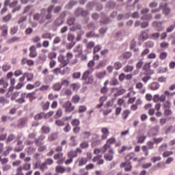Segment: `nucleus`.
<instances>
[{"label": "nucleus", "mask_w": 175, "mask_h": 175, "mask_svg": "<svg viewBox=\"0 0 175 175\" xmlns=\"http://www.w3.org/2000/svg\"><path fill=\"white\" fill-rule=\"evenodd\" d=\"M101 139L106 140V139H107L108 136L110 135V131H109L108 128L103 127L101 129Z\"/></svg>", "instance_id": "1a4fd4ad"}, {"label": "nucleus", "mask_w": 175, "mask_h": 175, "mask_svg": "<svg viewBox=\"0 0 175 175\" xmlns=\"http://www.w3.org/2000/svg\"><path fill=\"white\" fill-rule=\"evenodd\" d=\"M24 150V145H23V141L18 140L16 146L14 148V151L16 152H20L21 151H23Z\"/></svg>", "instance_id": "f8f14e48"}, {"label": "nucleus", "mask_w": 175, "mask_h": 175, "mask_svg": "<svg viewBox=\"0 0 175 175\" xmlns=\"http://www.w3.org/2000/svg\"><path fill=\"white\" fill-rule=\"evenodd\" d=\"M94 46H95V42L90 41L86 44V49H88V50H91Z\"/></svg>", "instance_id": "4d7b16f0"}, {"label": "nucleus", "mask_w": 175, "mask_h": 175, "mask_svg": "<svg viewBox=\"0 0 175 175\" xmlns=\"http://www.w3.org/2000/svg\"><path fill=\"white\" fill-rule=\"evenodd\" d=\"M64 87H68L69 84H70V81L69 79H62V83H60Z\"/></svg>", "instance_id": "de8ad7c7"}, {"label": "nucleus", "mask_w": 175, "mask_h": 175, "mask_svg": "<svg viewBox=\"0 0 175 175\" xmlns=\"http://www.w3.org/2000/svg\"><path fill=\"white\" fill-rule=\"evenodd\" d=\"M116 138L111 137L107 140L106 144L111 146V144H114V143H116Z\"/></svg>", "instance_id": "6e6d98bb"}, {"label": "nucleus", "mask_w": 175, "mask_h": 175, "mask_svg": "<svg viewBox=\"0 0 175 175\" xmlns=\"http://www.w3.org/2000/svg\"><path fill=\"white\" fill-rule=\"evenodd\" d=\"M40 40H41V38L39 36H36L31 39L33 43H37L36 47H38V49H40V47H42V43L40 42Z\"/></svg>", "instance_id": "4468645a"}, {"label": "nucleus", "mask_w": 175, "mask_h": 175, "mask_svg": "<svg viewBox=\"0 0 175 175\" xmlns=\"http://www.w3.org/2000/svg\"><path fill=\"white\" fill-rule=\"evenodd\" d=\"M14 139H16V135L13 134H10V135H8L7 138L6 143L8 144V143H10V142H13Z\"/></svg>", "instance_id": "09e8293b"}, {"label": "nucleus", "mask_w": 175, "mask_h": 175, "mask_svg": "<svg viewBox=\"0 0 175 175\" xmlns=\"http://www.w3.org/2000/svg\"><path fill=\"white\" fill-rule=\"evenodd\" d=\"M123 94H125V90L124 89H118L117 92L115 93L114 96H120V95H122Z\"/></svg>", "instance_id": "5fc2aeb1"}, {"label": "nucleus", "mask_w": 175, "mask_h": 175, "mask_svg": "<svg viewBox=\"0 0 175 175\" xmlns=\"http://www.w3.org/2000/svg\"><path fill=\"white\" fill-rule=\"evenodd\" d=\"M106 66V62L105 61L101 60L99 62L97 66H96V69H102V68H105Z\"/></svg>", "instance_id": "58836bf2"}, {"label": "nucleus", "mask_w": 175, "mask_h": 175, "mask_svg": "<svg viewBox=\"0 0 175 175\" xmlns=\"http://www.w3.org/2000/svg\"><path fill=\"white\" fill-rule=\"evenodd\" d=\"M55 172L57 173H60L61 174L66 172V169L62 166H57L55 167Z\"/></svg>", "instance_id": "c85d7f7f"}, {"label": "nucleus", "mask_w": 175, "mask_h": 175, "mask_svg": "<svg viewBox=\"0 0 175 175\" xmlns=\"http://www.w3.org/2000/svg\"><path fill=\"white\" fill-rule=\"evenodd\" d=\"M151 63H146L142 67V70L145 75H154V70H151Z\"/></svg>", "instance_id": "20e7f679"}, {"label": "nucleus", "mask_w": 175, "mask_h": 175, "mask_svg": "<svg viewBox=\"0 0 175 175\" xmlns=\"http://www.w3.org/2000/svg\"><path fill=\"white\" fill-rule=\"evenodd\" d=\"M16 175H24L23 173V167L20 166L16 169Z\"/></svg>", "instance_id": "774afa93"}, {"label": "nucleus", "mask_w": 175, "mask_h": 175, "mask_svg": "<svg viewBox=\"0 0 175 175\" xmlns=\"http://www.w3.org/2000/svg\"><path fill=\"white\" fill-rule=\"evenodd\" d=\"M25 76L27 77V81H31L33 79V74L25 72Z\"/></svg>", "instance_id": "052dcab7"}, {"label": "nucleus", "mask_w": 175, "mask_h": 175, "mask_svg": "<svg viewBox=\"0 0 175 175\" xmlns=\"http://www.w3.org/2000/svg\"><path fill=\"white\" fill-rule=\"evenodd\" d=\"M42 39H49V40H51L53 39V37L51 36V33L46 32L42 34Z\"/></svg>", "instance_id": "e433bc0d"}, {"label": "nucleus", "mask_w": 175, "mask_h": 175, "mask_svg": "<svg viewBox=\"0 0 175 175\" xmlns=\"http://www.w3.org/2000/svg\"><path fill=\"white\" fill-rule=\"evenodd\" d=\"M160 9H163V14L165 16H169L170 13V8L167 7V3H160Z\"/></svg>", "instance_id": "0eeeda50"}, {"label": "nucleus", "mask_w": 175, "mask_h": 175, "mask_svg": "<svg viewBox=\"0 0 175 175\" xmlns=\"http://www.w3.org/2000/svg\"><path fill=\"white\" fill-rule=\"evenodd\" d=\"M139 39H141L142 42L147 40V39H148V33H147L146 30L142 31L139 36Z\"/></svg>", "instance_id": "412c9836"}, {"label": "nucleus", "mask_w": 175, "mask_h": 175, "mask_svg": "<svg viewBox=\"0 0 175 175\" xmlns=\"http://www.w3.org/2000/svg\"><path fill=\"white\" fill-rule=\"evenodd\" d=\"M120 167H124L125 172H130L132 170V165L129 161L124 162L120 164Z\"/></svg>", "instance_id": "ddd939ff"}, {"label": "nucleus", "mask_w": 175, "mask_h": 175, "mask_svg": "<svg viewBox=\"0 0 175 175\" xmlns=\"http://www.w3.org/2000/svg\"><path fill=\"white\" fill-rule=\"evenodd\" d=\"M86 38H99V35L94 31H89L86 33Z\"/></svg>", "instance_id": "2f4dec72"}, {"label": "nucleus", "mask_w": 175, "mask_h": 175, "mask_svg": "<svg viewBox=\"0 0 175 175\" xmlns=\"http://www.w3.org/2000/svg\"><path fill=\"white\" fill-rule=\"evenodd\" d=\"M25 96H27V94L26 93H23L21 95V98L16 100V103H20V104L25 103Z\"/></svg>", "instance_id": "5701e85b"}, {"label": "nucleus", "mask_w": 175, "mask_h": 175, "mask_svg": "<svg viewBox=\"0 0 175 175\" xmlns=\"http://www.w3.org/2000/svg\"><path fill=\"white\" fill-rule=\"evenodd\" d=\"M53 9H54V5H50L47 8L46 14H44V21H46V20H50L51 18V12H53Z\"/></svg>", "instance_id": "9b49d317"}, {"label": "nucleus", "mask_w": 175, "mask_h": 175, "mask_svg": "<svg viewBox=\"0 0 175 175\" xmlns=\"http://www.w3.org/2000/svg\"><path fill=\"white\" fill-rule=\"evenodd\" d=\"M71 125L72 126H80V120H79V119H73L71 121Z\"/></svg>", "instance_id": "c03bdc74"}, {"label": "nucleus", "mask_w": 175, "mask_h": 175, "mask_svg": "<svg viewBox=\"0 0 175 175\" xmlns=\"http://www.w3.org/2000/svg\"><path fill=\"white\" fill-rule=\"evenodd\" d=\"M100 23H102L103 24H107L110 23V19L106 17V16H103L100 19Z\"/></svg>", "instance_id": "8fccbe9b"}, {"label": "nucleus", "mask_w": 175, "mask_h": 175, "mask_svg": "<svg viewBox=\"0 0 175 175\" xmlns=\"http://www.w3.org/2000/svg\"><path fill=\"white\" fill-rule=\"evenodd\" d=\"M62 114H63V111H62V109L59 108L55 114L54 115V118H61V117H62Z\"/></svg>", "instance_id": "7c9ffc66"}, {"label": "nucleus", "mask_w": 175, "mask_h": 175, "mask_svg": "<svg viewBox=\"0 0 175 175\" xmlns=\"http://www.w3.org/2000/svg\"><path fill=\"white\" fill-rule=\"evenodd\" d=\"M41 13H36L33 15V18L35 20V21H38L40 24H43L44 23V15L46 13V9L43 8L40 10Z\"/></svg>", "instance_id": "f03ea898"}, {"label": "nucleus", "mask_w": 175, "mask_h": 175, "mask_svg": "<svg viewBox=\"0 0 175 175\" xmlns=\"http://www.w3.org/2000/svg\"><path fill=\"white\" fill-rule=\"evenodd\" d=\"M77 3V1H70L68 3V5H66V9H72L75 5Z\"/></svg>", "instance_id": "603ef678"}, {"label": "nucleus", "mask_w": 175, "mask_h": 175, "mask_svg": "<svg viewBox=\"0 0 175 175\" xmlns=\"http://www.w3.org/2000/svg\"><path fill=\"white\" fill-rule=\"evenodd\" d=\"M79 100H80V96H79V95L73 96L72 98V102L73 103H79Z\"/></svg>", "instance_id": "bf43d9fd"}, {"label": "nucleus", "mask_w": 175, "mask_h": 175, "mask_svg": "<svg viewBox=\"0 0 175 175\" xmlns=\"http://www.w3.org/2000/svg\"><path fill=\"white\" fill-rule=\"evenodd\" d=\"M38 169L41 171V172H46V170H49V167L46 165V164L43 162L41 164H40L38 166Z\"/></svg>", "instance_id": "b1692460"}, {"label": "nucleus", "mask_w": 175, "mask_h": 175, "mask_svg": "<svg viewBox=\"0 0 175 175\" xmlns=\"http://www.w3.org/2000/svg\"><path fill=\"white\" fill-rule=\"evenodd\" d=\"M70 88L73 91H79V90L80 89V85H79V84L77 83H72L70 85Z\"/></svg>", "instance_id": "3c124183"}, {"label": "nucleus", "mask_w": 175, "mask_h": 175, "mask_svg": "<svg viewBox=\"0 0 175 175\" xmlns=\"http://www.w3.org/2000/svg\"><path fill=\"white\" fill-rule=\"evenodd\" d=\"M68 158H71V159H73V158H77V154L76 151L71 150L68 153Z\"/></svg>", "instance_id": "c9c22d12"}, {"label": "nucleus", "mask_w": 175, "mask_h": 175, "mask_svg": "<svg viewBox=\"0 0 175 175\" xmlns=\"http://www.w3.org/2000/svg\"><path fill=\"white\" fill-rule=\"evenodd\" d=\"M95 76L98 80H102L106 77V71L96 72Z\"/></svg>", "instance_id": "2eb2a0df"}, {"label": "nucleus", "mask_w": 175, "mask_h": 175, "mask_svg": "<svg viewBox=\"0 0 175 175\" xmlns=\"http://www.w3.org/2000/svg\"><path fill=\"white\" fill-rule=\"evenodd\" d=\"M111 147V145H108V144H106L103 146V147L102 148V151L103 153L105 154V152H106V151H107V150H109V148H110Z\"/></svg>", "instance_id": "680f3d73"}, {"label": "nucleus", "mask_w": 175, "mask_h": 175, "mask_svg": "<svg viewBox=\"0 0 175 175\" xmlns=\"http://www.w3.org/2000/svg\"><path fill=\"white\" fill-rule=\"evenodd\" d=\"M141 20H147V21H151V20H152V15L151 14L144 15L141 17Z\"/></svg>", "instance_id": "72a5a7b5"}, {"label": "nucleus", "mask_w": 175, "mask_h": 175, "mask_svg": "<svg viewBox=\"0 0 175 175\" xmlns=\"http://www.w3.org/2000/svg\"><path fill=\"white\" fill-rule=\"evenodd\" d=\"M80 147L82 149L88 148L90 147V144H88V142L84 141L80 144Z\"/></svg>", "instance_id": "37998d69"}, {"label": "nucleus", "mask_w": 175, "mask_h": 175, "mask_svg": "<svg viewBox=\"0 0 175 175\" xmlns=\"http://www.w3.org/2000/svg\"><path fill=\"white\" fill-rule=\"evenodd\" d=\"M54 80V75H46L44 77V83H46V84H49L50 83H52V81Z\"/></svg>", "instance_id": "aec40b11"}, {"label": "nucleus", "mask_w": 175, "mask_h": 175, "mask_svg": "<svg viewBox=\"0 0 175 175\" xmlns=\"http://www.w3.org/2000/svg\"><path fill=\"white\" fill-rule=\"evenodd\" d=\"M104 158L105 161H113V159L114 158V150L113 149H110L108 151V153H106L104 155Z\"/></svg>", "instance_id": "6e6552de"}, {"label": "nucleus", "mask_w": 175, "mask_h": 175, "mask_svg": "<svg viewBox=\"0 0 175 175\" xmlns=\"http://www.w3.org/2000/svg\"><path fill=\"white\" fill-rule=\"evenodd\" d=\"M58 61L60 62V66L64 68V66H66L68 64H69V60H67L66 57L64 55H60L58 57Z\"/></svg>", "instance_id": "423d86ee"}, {"label": "nucleus", "mask_w": 175, "mask_h": 175, "mask_svg": "<svg viewBox=\"0 0 175 175\" xmlns=\"http://www.w3.org/2000/svg\"><path fill=\"white\" fill-rule=\"evenodd\" d=\"M93 162H97V165H103L105 161L102 159V155H98L93 158Z\"/></svg>", "instance_id": "6ab92c4d"}, {"label": "nucleus", "mask_w": 175, "mask_h": 175, "mask_svg": "<svg viewBox=\"0 0 175 175\" xmlns=\"http://www.w3.org/2000/svg\"><path fill=\"white\" fill-rule=\"evenodd\" d=\"M113 68L116 69V70H120V69L122 68V64H121L120 62H116L113 64Z\"/></svg>", "instance_id": "79ce46f5"}, {"label": "nucleus", "mask_w": 175, "mask_h": 175, "mask_svg": "<svg viewBox=\"0 0 175 175\" xmlns=\"http://www.w3.org/2000/svg\"><path fill=\"white\" fill-rule=\"evenodd\" d=\"M116 38L118 39L119 40H121L124 36H125V31L124 30H121L117 32L115 35Z\"/></svg>", "instance_id": "4be33fe9"}, {"label": "nucleus", "mask_w": 175, "mask_h": 175, "mask_svg": "<svg viewBox=\"0 0 175 175\" xmlns=\"http://www.w3.org/2000/svg\"><path fill=\"white\" fill-rule=\"evenodd\" d=\"M26 97L28 98L29 100H33V99H36V97H35V92L28 93Z\"/></svg>", "instance_id": "864d4df0"}, {"label": "nucleus", "mask_w": 175, "mask_h": 175, "mask_svg": "<svg viewBox=\"0 0 175 175\" xmlns=\"http://www.w3.org/2000/svg\"><path fill=\"white\" fill-rule=\"evenodd\" d=\"M1 31H2V33H1V35L3 36H7L8 35V25H4L1 27Z\"/></svg>", "instance_id": "cd10ccee"}, {"label": "nucleus", "mask_w": 175, "mask_h": 175, "mask_svg": "<svg viewBox=\"0 0 175 175\" xmlns=\"http://www.w3.org/2000/svg\"><path fill=\"white\" fill-rule=\"evenodd\" d=\"M26 151H27L28 155H32V154H34L35 151H36V147L30 146V147L26 148Z\"/></svg>", "instance_id": "393cba45"}, {"label": "nucleus", "mask_w": 175, "mask_h": 175, "mask_svg": "<svg viewBox=\"0 0 175 175\" xmlns=\"http://www.w3.org/2000/svg\"><path fill=\"white\" fill-rule=\"evenodd\" d=\"M160 59H166L167 58V53L166 52H162L159 55Z\"/></svg>", "instance_id": "69168bd1"}, {"label": "nucleus", "mask_w": 175, "mask_h": 175, "mask_svg": "<svg viewBox=\"0 0 175 175\" xmlns=\"http://www.w3.org/2000/svg\"><path fill=\"white\" fill-rule=\"evenodd\" d=\"M0 85H3V88H8L9 87V82L5 80V78L0 79Z\"/></svg>", "instance_id": "c756f323"}, {"label": "nucleus", "mask_w": 175, "mask_h": 175, "mask_svg": "<svg viewBox=\"0 0 175 175\" xmlns=\"http://www.w3.org/2000/svg\"><path fill=\"white\" fill-rule=\"evenodd\" d=\"M75 16L79 17V16H82V17H85V16H87L88 14V11L84 10L83 8H77L75 12Z\"/></svg>", "instance_id": "9d476101"}, {"label": "nucleus", "mask_w": 175, "mask_h": 175, "mask_svg": "<svg viewBox=\"0 0 175 175\" xmlns=\"http://www.w3.org/2000/svg\"><path fill=\"white\" fill-rule=\"evenodd\" d=\"M121 57H122V58H124V59H129V58H131V57H132V53L131 52H125L124 53H123Z\"/></svg>", "instance_id": "a19ab883"}, {"label": "nucleus", "mask_w": 175, "mask_h": 175, "mask_svg": "<svg viewBox=\"0 0 175 175\" xmlns=\"http://www.w3.org/2000/svg\"><path fill=\"white\" fill-rule=\"evenodd\" d=\"M42 118H45V113L43 112L38 113L35 116V120H42Z\"/></svg>", "instance_id": "13d9d810"}, {"label": "nucleus", "mask_w": 175, "mask_h": 175, "mask_svg": "<svg viewBox=\"0 0 175 175\" xmlns=\"http://www.w3.org/2000/svg\"><path fill=\"white\" fill-rule=\"evenodd\" d=\"M77 137L75 135H72L70 137V140L71 143H70V146H72V147H75V146H77V140L76 139Z\"/></svg>", "instance_id": "bb28decb"}, {"label": "nucleus", "mask_w": 175, "mask_h": 175, "mask_svg": "<svg viewBox=\"0 0 175 175\" xmlns=\"http://www.w3.org/2000/svg\"><path fill=\"white\" fill-rule=\"evenodd\" d=\"M167 149V144H162L159 148V151L160 152H163V151H165V150Z\"/></svg>", "instance_id": "e2e57ef3"}, {"label": "nucleus", "mask_w": 175, "mask_h": 175, "mask_svg": "<svg viewBox=\"0 0 175 175\" xmlns=\"http://www.w3.org/2000/svg\"><path fill=\"white\" fill-rule=\"evenodd\" d=\"M44 136L40 135L38 139H35L36 146H43L44 144Z\"/></svg>", "instance_id": "a211bd4d"}, {"label": "nucleus", "mask_w": 175, "mask_h": 175, "mask_svg": "<svg viewBox=\"0 0 175 175\" xmlns=\"http://www.w3.org/2000/svg\"><path fill=\"white\" fill-rule=\"evenodd\" d=\"M55 24L57 27L62 25L64 24V19L62 17L57 18L55 21Z\"/></svg>", "instance_id": "f704fd0d"}, {"label": "nucleus", "mask_w": 175, "mask_h": 175, "mask_svg": "<svg viewBox=\"0 0 175 175\" xmlns=\"http://www.w3.org/2000/svg\"><path fill=\"white\" fill-rule=\"evenodd\" d=\"M10 68H12V65H10V64L5 63L2 66L1 69H2L3 72H9V70H10Z\"/></svg>", "instance_id": "a878e982"}, {"label": "nucleus", "mask_w": 175, "mask_h": 175, "mask_svg": "<svg viewBox=\"0 0 175 175\" xmlns=\"http://www.w3.org/2000/svg\"><path fill=\"white\" fill-rule=\"evenodd\" d=\"M164 23L165 21H163L161 22L154 21L152 23V26L157 31H163V29H165V27L162 26V24H163Z\"/></svg>", "instance_id": "39448f33"}, {"label": "nucleus", "mask_w": 175, "mask_h": 175, "mask_svg": "<svg viewBox=\"0 0 175 175\" xmlns=\"http://www.w3.org/2000/svg\"><path fill=\"white\" fill-rule=\"evenodd\" d=\"M133 69H135V66L127 64L123 68V72L124 73H131V72H133Z\"/></svg>", "instance_id": "f3484780"}, {"label": "nucleus", "mask_w": 175, "mask_h": 175, "mask_svg": "<svg viewBox=\"0 0 175 175\" xmlns=\"http://www.w3.org/2000/svg\"><path fill=\"white\" fill-rule=\"evenodd\" d=\"M63 109H64L66 113H72L73 110L76 108L73 104H72V102L70 100L64 103L62 105Z\"/></svg>", "instance_id": "7ed1b4c3"}, {"label": "nucleus", "mask_w": 175, "mask_h": 175, "mask_svg": "<svg viewBox=\"0 0 175 175\" xmlns=\"http://www.w3.org/2000/svg\"><path fill=\"white\" fill-rule=\"evenodd\" d=\"M94 70V68H89L83 72L82 75V80L85 81L86 84H92L94 83V77L91 75Z\"/></svg>", "instance_id": "f257e3e1"}, {"label": "nucleus", "mask_w": 175, "mask_h": 175, "mask_svg": "<svg viewBox=\"0 0 175 175\" xmlns=\"http://www.w3.org/2000/svg\"><path fill=\"white\" fill-rule=\"evenodd\" d=\"M148 87L152 91H157V90H159V87H161V85L159 83H158V82H153L149 85Z\"/></svg>", "instance_id": "dca6fc26"}, {"label": "nucleus", "mask_w": 175, "mask_h": 175, "mask_svg": "<svg viewBox=\"0 0 175 175\" xmlns=\"http://www.w3.org/2000/svg\"><path fill=\"white\" fill-rule=\"evenodd\" d=\"M11 151H13V146H8L6 150L3 152V156L8 157Z\"/></svg>", "instance_id": "ea45409f"}, {"label": "nucleus", "mask_w": 175, "mask_h": 175, "mask_svg": "<svg viewBox=\"0 0 175 175\" xmlns=\"http://www.w3.org/2000/svg\"><path fill=\"white\" fill-rule=\"evenodd\" d=\"M145 46L148 49H152V47H154V42L152 41H147L145 42Z\"/></svg>", "instance_id": "0e129e2a"}, {"label": "nucleus", "mask_w": 175, "mask_h": 175, "mask_svg": "<svg viewBox=\"0 0 175 175\" xmlns=\"http://www.w3.org/2000/svg\"><path fill=\"white\" fill-rule=\"evenodd\" d=\"M62 85L60 83H56L53 85V89L54 91H61Z\"/></svg>", "instance_id": "473e14b6"}, {"label": "nucleus", "mask_w": 175, "mask_h": 175, "mask_svg": "<svg viewBox=\"0 0 175 175\" xmlns=\"http://www.w3.org/2000/svg\"><path fill=\"white\" fill-rule=\"evenodd\" d=\"M55 124L57 126H65V121L61 119L57 120Z\"/></svg>", "instance_id": "49530a36"}, {"label": "nucleus", "mask_w": 175, "mask_h": 175, "mask_svg": "<svg viewBox=\"0 0 175 175\" xmlns=\"http://www.w3.org/2000/svg\"><path fill=\"white\" fill-rule=\"evenodd\" d=\"M42 131L43 133H50V127L47 126H44L42 127Z\"/></svg>", "instance_id": "338daca9"}, {"label": "nucleus", "mask_w": 175, "mask_h": 175, "mask_svg": "<svg viewBox=\"0 0 175 175\" xmlns=\"http://www.w3.org/2000/svg\"><path fill=\"white\" fill-rule=\"evenodd\" d=\"M88 160H87V158L82 157L79 161V166H83L87 163Z\"/></svg>", "instance_id": "a18cd8bd"}, {"label": "nucleus", "mask_w": 175, "mask_h": 175, "mask_svg": "<svg viewBox=\"0 0 175 175\" xmlns=\"http://www.w3.org/2000/svg\"><path fill=\"white\" fill-rule=\"evenodd\" d=\"M10 103V101L8 98L3 96L0 97V103L2 105H9Z\"/></svg>", "instance_id": "4c0bfd02"}]
</instances>
